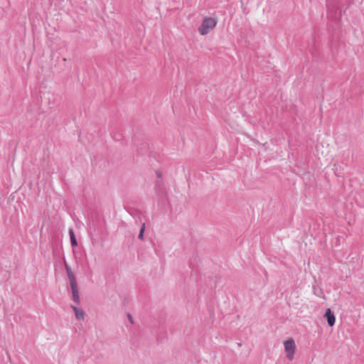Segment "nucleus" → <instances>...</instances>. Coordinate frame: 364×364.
I'll list each match as a JSON object with an SVG mask.
<instances>
[{
	"mask_svg": "<svg viewBox=\"0 0 364 364\" xmlns=\"http://www.w3.org/2000/svg\"><path fill=\"white\" fill-rule=\"evenodd\" d=\"M217 24V21L213 18H205L203 20L201 26L198 28V31L202 36L208 34L213 30Z\"/></svg>",
	"mask_w": 364,
	"mask_h": 364,
	"instance_id": "f257e3e1",
	"label": "nucleus"
},
{
	"mask_svg": "<svg viewBox=\"0 0 364 364\" xmlns=\"http://www.w3.org/2000/svg\"><path fill=\"white\" fill-rule=\"evenodd\" d=\"M284 350L287 353V357L289 360H292L294 357L296 345L295 342L292 338L287 340L284 343Z\"/></svg>",
	"mask_w": 364,
	"mask_h": 364,
	"instance_id": "f03ea898",
	"label": "nucleus"
},
{
	"mask_svg": "<svg viewBox=\"0 0 364 364\" xmlns=\"http://www.w3.org/2000/svg\"><path fill=\"white\" fill-rule=\"evenodd\" d=\"M70 285L72 291L73 300L75 304H79L80 303V299L79 296L77 283L71 284Z\"/></svg>",
	"mask_w": 364,
	"mask_h": 364,
	"instance_id": "7ed1b4c3",
	"label": "nucleus"
},
{
	"mask_svg": "<svg viewBox=\"0 0 364 364\" xmlns=\"http://www.w3.org/2000/svg\"><path fill=\"white\" fill-rule=\"evenodd\" d=\"M324 316L327 319L329 326H333L335 324L336 318L330 309H326Z\"/></svg>",
	"mask_w": 364,
	"mask_h": 364,
	"instance_id": "20e7f679",
	"label": "nucleus"
},
{
	"mask_svg": "<svg viewBox=\"0 0 364 364\" xmlns=\"http://www.w3.org/2000/svg\"><path fill=\"white\" fill-rule=\"evenodd\" d=\"M71 309L75 313V316L77 320L83 321L85 318V312L82 309L75 306H71Z\"/></svg>",
	"mask_w": 364,
	"mask_h": 364,
	"instance_id": "39448f33",
	"label": "nucleus"
},
{
	"mask_svg": "<svg viewBox=\"0 0 364 364\" xmlns=\"http://www.w3.org/2000/svg\"><path fill=\"white\" fill-rule=\"evenodd\" d=\"M65 269H66L68 277V279H69V282H70V284H74V283H77L75 277L74 276V274H73V273L72 272L71 268L69 266L66 265L65 266Z\"/></svg>",
	"mask_w": 364,
	"mask_h": 364,
	"instance_id": "423d86ee",
	"label": "nucleus"
},
{
	"mask_svg": "<svg viewBox=\"0 0 364 364\" xmlns=\"http://www.w3.org/2000/svg\"><path fill=\"white\" fill-rule=\"evenodd\" d=\"M69 235L70 237L71 245L73 247H76L77 245V242L73 229L69 230Z\"/></svg>",
	"mask_w": 364,
	"mask_h": 364,
	"instance_id": "0eeeda50",
	"label": "nucleus"
},
{
	"mask_svg": "<svg viewBox=\"0 0 364 364\" xmlns=\"http://www.w3.org/2000/svg\"><path fill=\"white\" fill-rule=\"evenodd\" d=\"M144 230H145V224L144 223L142 225V226L141 227V229H140V231H139V235H138L139 239L143 240Z\"/></svg>",
	"mask_w": 364,
	"mask_h": 364,
	"instance_id": "6e6552de",
	"label": "nucleus"
}]
</instances>
